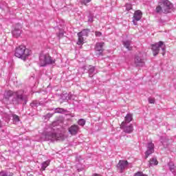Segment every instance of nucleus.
Returning a JSON list of instances; mask_svg holds the SVG:
<instances>
[{"label":"nucleus","instance_id":"nucleus-1","mask_svg":"<svg viewBox=\"0 0 176 176\" xmlns=\"http://www.w3.org/2000/svg\"><path fill=\"white\" fill-rule=\"evenodd\" d=\"M3 99L7 104H12V105H20V104L25 105L27 104V97L24 96L23 91H6Z\"/></svg>","mask_w":176,"mask_h":176},{"label":"nucleus","instance_id":"nucleus-2","mask_svg":"<svg viewBox=\"0 0 176 176\" xmlns=\"http://www.w3.org/2000/svg\"><path fill=\"white\" fill-rule=\"evenodd\" d=\"M30 51L27 49L24 45H20L15 50L14 56L18 58H21L23 61H25L30 56Z\"/></svg>","mask_w":176,"mask_h":176},{"label":"nucleus","instance_id":"nucleus-3","mask_svg":"<svg viewBox=\"0 0 176 176\" xmlns=\"http://www.w3.org/2000/svg\"><path fill=\"white\" fill-rule=\"evenodd\" d=\"M45 138L46 141H51V142H54V141H64V135L56 133L54 129H51V131L46 132Z\"/></svg>","mask_w":176,"mask_h":176},{"label":"nucleus","instance_id":"nucleus-4","mask_svg":"<svg viewBox=\"0 0 176 176\" xmlns=\"http://www.w3.org/2000/svg\"><path fill=\"white\" fill-rule=\"evenodd\" d=\"M56 63V60L53 59L48 54H41L39 56L40 67H46V65H53Z\"/></svg>","mask_w":176,"mask_h":176},{"label":"nucleus","instance_id":"nucleus-5","mask_svg":"<svg viewBox=\"0 0 176 176\" xmlns=\"http://www.w3.org/2000/svg\"><path fill=\"white\" fill-rule=\"evenodd\" d=\"M151 49L153 50V56H155L159 54V52H160V49H161V54H162L163 56L166 54V45L163 41H159L158 43L153 44L152 45Z\"/></svg>","mask_w":176,"mask_h":176},{"label":"nucleus","instance_id":"nucleus-6","mask_svg":"<svg viewBox=\"0 0 176 176\" xmlns=\"http://www.w3.org/2000/svg\"><path fill=\"white\" fill-rule=\"evenodd\" d=\"M134 64L135 67H144V65H145V58L142 53L140 52L135 55Z\"/></svg>","mask_w":176,"mask_h":176},{"label":"nucleus","instance_id":"nucleus-7","mask_svg":"<svg viewBox=\"0 0 176 176\" xmlns=\"http://www.w3.org/2000/svg\"><path fill=\"white\" fill-rule=\"evenodd\" d=\"M160 5L162 6L163 13H165V14L170 13L171 9H173V4L168 0L163 1L160 3Z\"/></svg>","mask_w":176,"mask_h":176},{"label":"nucleus","instance_id":"nucleus-8","mask_svg":"<svg viewBox=\"0 0 176 176\" xmlns=\"http://www.w3.org/2000/svg\"><path fill=\"white\" fill-rule=\"evenodd\" d=\"M127 166H129V162H127V160H120L117 164V168L120 173H123L127 168Z\"/></svg>","mask_w":176,"mask_h":176},{"label":"nucleus","instance_id":"nucleus-9","mask_svg":"<svg viewBox=\"0 0 176 176\" xmlns=\"http://www.w3.org/2000/svg\"><path fill=\"white\" fill-rule=\"evenodd\" d=\"M155 152V144L150 142L147 144V150L145 152V157L148 159L149 155H152Z\"/></svg>","mask_w":176,"mask_h":176},{"label":"nucleus","instance_id":"nucleus-10","mask_svg":"<svg viewBox=\"0 0 176 176\" xmlns=\"http://www.w3.org/2000/svg\"><path fill=\"white\" fill-rule=\"evenodd\" d=\"M142 19V12L141 10H136L133 14V23L134 25H137L138 21H140Z\"/></svg>","mask_w":176,"mask_h":176},{"label":"nucleus","instance_id":"nucleus-11","mask_svg":"<svg viewBox=\"0 0 176 176\" xmlns=\"http://www.w3.org/2000/svg\"><path fill=\"white\" fill-rule=\"evenodd\" d=\"M121 128L123 129L124 133H127L128 134H131V133L134 131V127L133 126V124L128 125L124 122H122Z\"/></svg>","mask_w":176,"mask_h":176},{"label":"nucleus","instance_id":"nucleus-12","mask_svg":"<svg viewBox=\"0 0 176 176\" xmlns=\"http://www.w3.org/2000/svg\"><path fill=\"white\" fill-rule=\"evenodd\" d=\"M104 43H97L95 46L96 52H98L96 54L98 56H102V52H104Z\"/></svg>","mask_w":176,"mask_h":176},{"label":"nucleus","instance_id":"nucleus-13","mask_svg":"<svg viewBox=\"0 0 176 176\" xmlns=\"http://www.w3.org/2000/svg\"><path fill=\"white\" fill-rule=\"evenodd\" d=\"M12 34L14 38H19L21 35V25L17 24L15 28L12 30Z\"/></svg>","mask_w":176,"mask_h":176},{"label":"nucleus","instance_id":"nucleus-14","mask_svg":"<svg viewBox=\"0 0 176 176\" xmlns=\"http://www.w3.org/2000/svg\"><path fill=\"white\" fill-rule=\"evenodd\" d=\"M68 131L71 135H76L79 131V126L76 124L72 125L70 127H69Z\"/></svg>","mask_w":176,"mask_h":176},{"label":"nucleus","instance_id":"nucleus-15","mask_svg":"<svg viewBox=\"0 0 176 176\" xmlns=\"http://www.w3.org/2000/svg\"><path fill=\"white\" fill-rule=\"evenodd\" d=\"M168 166L169 167V170L170 171H171V173H173V174L174 175H176V167L175 165L174 164V162H170L168 164Z\"/></svg>","mask_w":176,"mask_h":176},{"label":"nucleus","instance_id":"nucleus-16","mask_svg":"<svg viewBox=\"0 0 176 176\" xmlns=\"http://www.w3.org/2000/svg\"><path fill=\"white\" fill-rule=\"evenodd\" d=\"M88 74H89V78H93V76L96 75V67L93 66H89Z\"/></svg>","mask_w":176,"mask_h":176},{"label":"nucleus","instance_id":"nucleus-17","mask_svg":"<svg viewBox=\"0 0 176 176\" xmlns=\"http://www.w3.org/2000/svg\"><path fill=\"white\" fill-rule=\"evenodd\" d=\"M159 164V162H157V159L155 157H153L150 160L148 166L149 167H153V166H157Z\"/></svg>","mask_w":176,"mask_h":176},{"label":"nucleus","instance_id":"nucleus-18","mask_svg":"<svg viewBox=\"0 0 176 176\" xmlns=\"http://www.w3.org/2000/svg\"><path fill=\"white\" fill-rule=\"evenodd\" d=\"M131 120H133V115L128 113L125 116V120L124 122H122V123H125V124H127L128 123H130V122H131Z\"/></svg>","mask_w":176,"mask_h":176},{"label":"nucleus","instance_id":"nucleus-19","mask_svg":"<svg viewBox=\"0 0 176 176\" xmlns=\"http://www.w3.org/2000/svg\"><path fill=\"white\" fill-rule=\"evenodd\" d=\"M122 44L124 45V47H126V49H128L129 50H131V47L130 46V45H131V41L126 40V41H122Z\"/></svg>","mask_w":176,"mask_h":176},{"label":"nucleus","instance_id":"nucleus-20","mask_svg":"<svg viewBox=\"0 0 176 176\" xmlns=\"http://www.w3.org/2000/svg\"><path fill=\"white\" fill-rule=\"evenodd\" d=\"M78 40L77 42V45H83V43H85L84 36H82L81 34H79V33H78Z\"/></svg>","mask_w":176,"mask_h":176},{"label":"nucleus","instance_id":"nucleus-21","mask_svg":"<svg viewBox=\"0 0 176 176\" xmlns=\"http://www.w3.org/2000/svg\"><path fill=\"white\" fill-rule=\"evenodd\" d=\"M50 164V162L49 161H45L41 164V171H45L46 170L47 167Z\"/></svg>","mask_w":176,"mask_h":176},{"label":"nucleus","instance_id":"nucleus-22","mask_svg":"<svg viewBox=\"0 0 176 176\" xmlns=\"http://www.w3.org/2000/svg\"><path fill=\"white\" fill-rule=\"evenodd\" d=\"M89 32H90V30L85 29L82 31L78 32L79 35H81L82 36H89Z\"/></svg>","mask_w":176,"mask_h":176},{"label":"nucleus","instance_id":"nucleus-23","mask_svg":"<svg viewBox=\"0 0 176 176\" xmlns=\"http://www.w3.org/2000/svg\"><path fill=\"white\" fill-rule=\"evenodd\" d=\"M12 119H13L14 123H17L20 122V118L19 117V116L16 114H12Z\"/></svg>","mask_w":176,"mask_h":176},{"label":"nucleus","instance_id":"nucleus-24","mask_svg":"<svg viewBox=\"0 0 176 176\" xmlns=\"http://www.w3.org/2000/svg\"><path fill=\"white\" fill-rule=\"evenodd\" d=\"M64 112H65V109L60 107L55 109L54 111V113H64Z\"/></svg>","mask_w":176,"mask_h":176},{"label":"nucleus","instance_id":"nucleus-25","mask_svg":"<svg viewBox=\"0 0 176 176\" xmlns=\"http://www.w3.org/2000/svg\"><path fill=\"white\" fill-rule=\"evenodd\" d=\"M156 13H163V7L160 4V6H158L155 8Z\"/></svg>","mask_w":176,"mask_h":176},{"label":"nucleus","instance_id":"nucleus-26","mask_svg":"<svg viewBox=\"0 0 176 176\" xmlns=\"http://www.w3.org/2000/svg\"><path fill=\"white\" fill-rule=\"evenodd\" d=\"M30 106L32 108H36L37 107H39V102L38 101H33L31 104Z\"/></svg>","mask_w":176,"mask_h":176},{"label":"nucleus","instance_id":"nucleus-27","mask_svg":"<svg viewBox=\"0 0 176 176\" xmlns=\"http://www.w3.org/2000/svg\"><path fill=\"white\" fill-rule=\"evenodd\" d=\"M78 124H79V126H84L85 124H86V121L83 119H80L78 121Z\"/></svg>","mask_w":176,"mask_h":176},{"label":"nucleus","instance_id":"nucleus-28","mask_svg":"<svg viewBox=\"0 0 176 176\" xmlns=\"http://www.w3.org/2000/svg\"><path fill=\"white\" fill-rule=\"evenodd\" d=\"M89 2H91V0H81L80 3L81 5H87V3H89Z\"/></svg>","mask_w":176,"mask_h":176},{"label":"nucleus","instance_id":"nucleus-29","mask_svg":"<svg viewBox=\"0 0 176 176\" xmlns=\"http://www.w3.org/2000/svg\"><path fill=\"white\" fill-rule=\"evenodd\" d=\"M148 101L149 104H155V98H152V97H149L148 98Z\"/></svg>","mask_w":176,"mask_h":176},{"label":"nucleus","instance_id":"nucleus-30","mask_svg":"<svg viewBox=\"0 0 176 176\" xmlns=\"http://www.w3.org/2000/svg\"><path fill=\"white\" fill-rule=\"evenodd\" d=\"M134 176H148L146 174H144L142 172L138 171L134 174Z\"/></svg>","mask_w":176,"mask_h":176},{"label":"nucleus","instance_id":"nucleus-31","mask_svg":"<svg viewBox=\"0 0 176 176\" xmlns=\"http://www.w3.org/2000/svg\"><path fill=\"white\" fill-rule=\"evenodd\" d=\"M131 9H133V6L131 4H126V10H131Z\"/></svg>","mask_w":176,"mask_h":176},{"label":"nucleus","instance_id":"nucleus-32","mask_svg":"<svg viewBox=\"0 0 176 176\" xmlns=\"http://www.w3.org/2000/svg\"><path fill=\"white\" fill-rule=\"evenodd\" d=\"M64 96L65 97V100H67V101L71 100V94H65Z\"/></svg>","mask_w":176,"mask_h":176},{"label":"nucleus","instance_id":"nucleus-33","mask_svg":"<svg viewBox=\"0 0 176 176\" xmlns=\"http://www.w3.org/2000/svg\"><path fill=\"white\" fill-rule=\"evenodd\" d=\"M93 19H94L93 15L89 14V16H88V21H89V23H93Z\"/></svg>","mask_w":176,"mask_h":176},{"label":"nucleus","instance_id":"nucleus-34","mask_svg":"<svg viewBox=\"0 0 176 176\" xmlns=\"http://www.w3.org/2000/svg\"><path fill=\"white\" fill-rule=\"evenodd\" d=\"M163 138H164L163 137L161 138V143L162 144V145H164V146H166L168 145V143H167L168 140L164 142V141H163Z\"/></svg>","mask_w":176,"mask_h":176},{"label":"nucleus","instance_id":"nucleus-35","mask_svg":"<svg viewBox=\"0 0 176 176\" xmlns=\"http://www.w3.org/2000/svg\"><path fill=\"white\" fill-rule=\"evenodd\" d=\"M95 35H96V36L100 37V36H101V35H102V33H101V32H96Z\"/></svg>","mask_w":176,"mask_h":176},{"label":"nucleus","instance_id":"nucleus-36","mask_svg":"<svg viewBox=\"0 0 176 176\" xmlns=\"http://www.w3.org/2000/svg\"><path fill=\"white\" fill-rule=\"evenodd\" d=\"M0 176H12V175H8L5 172H0Z\"/></svg>","mask_w":176,"mask_h":176},{"label":"nucleus","instance_id":"nucleus-37","mask_svg":"<svg viewBox=\"0 0 176 176\" xmlns=\"http://www.w3.org/2000/svg\"><path fill=\"white\" fill-rule=\"evenodd\" d=\"M58 38H63V36H64V33L63 32H60L58 34Z\"/></svg>","mask_w":176,"mask_h":176},{"label":"nucleus","instance_id":"nucleus-38","mask_svg":"<svg viewBox=\"0 0 176 176\" xmlns=\"http://www.w3.org/2000/svg\"><path fill=\"white\" fill-rule=\"evenodd\" d=\"M45 104H46V102L41 101L38 102V105H41V107H45Z\"/></svg>","mask_w":176,"mask_h":176},{"label":"nucleus","instance_id":"nucleus-39","mask_svg":"<svg viewBox=\"0 0 176 176\" xmlns=\"http://www.w3.org/2000/svg\"><path fill=\"white\" fill-rule=\"evenodd\" d=\"M47 118H52V117L53 116V114H52V113H48V114L47 115Z\"/></svg>","mask_w":176,"mask_h":176},{"label":"nucleus","instance_id":"nucleus-40","mask_svg":"<svg viewBox=\"0 0 176 176\" xmlns=\"http://www.w3.org/2000/svg\"><path fill=\"white\" fill-rule=\"evenodd\" d=\"M83 170V168H78V171H82Z\"/></svg>","mask_w":176,"mask_h":176},{"label":"nucleus","instance_id":"nucleus-41","mask_svg":"<svg viewBox=\"0 0 176 176\" xmlns=\"http://www.w3.org/2000/svg\"><path fill=\"white\" fill-rule=\"evenodd\" d=\"M55 124H56V123H53L52 125L54 126Z\"/></svg>","mask_w":176,"mask_h":176}]
</instances>
